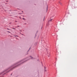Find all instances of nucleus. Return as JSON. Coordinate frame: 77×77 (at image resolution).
Instances as JSON below:
<instances>
[{"label":"nucleus","instance_id":"nucleus-1","mask_svg":"<svg viewBox=\"0 0 77 77\" xmlns=\"http://www.w3.org/2000/svg\"><path fill=\"white\" fill-rule=\"evenodd\" d=\"M53 20V19H51L49 21H51Z\"/></svg>","mask_w":77,"mask_h":77},{"label":"nucleus","instance_id":"nucleus-2","mask_svg":"<svg viewBox=\"0 0 77 77\" xmlns=\"http://www.w3.org/2000/svg\"><path fill=\"white\" fill-rule=\"evenodd\" d=\"M8 33H11V32H9V31H8Z\"/></svg>","mask_w":77,"mask_h":77},{"label":"nucleus","instance_id":"nucleus-3","mask_svg":"<svg viewBox=\"0 0 77 77\" xmlns=\"http://www.w3.org/2000/svg\"><path fill=\"white\" fill-rule=\"evenodd\" d=\"M23 20H25V19H24V18H23Z\"/></svg>","mask_w":77,"mask_h":77},{"label":"nucleus","instance_id":"nucleus-4","mask_svg":"<svg viewBox=\"0 0 77 77\" xmlns=\"http://www.w3.org/2000/svg\"><path fill=\"white\" fill-rule=\"evenodd\" d=\"M12 29H15V28H13Z\"/></svg>","mask_w":77,"mask_h":77},{"label":"nucleus","instance_id":"nucleus-5","mask_svg":"<svg viewBox=\"0 0 77 77\" xmlns=\"http://www.w3.org/2000/svg\"><path fill=\"white\" fill-rule=\"evenodd\" d=\"M7 29H8V30H10V29H8V28Z\"/></svg>","mask_w":77,"mask_h":77},{"label":"nucleus","instance_id":"nucleus-6","mask_svg":"<svg viewBox=\"0 0 77 77\" xmlns=\"http://www.w3.org/2000/svg\"><path fill=\"white\" fill-rule=\"evenodd\" d=\"M18 27H19V26H18Z\"/></svg>","mask_w":77,"mask_h":77}]
</instances>
